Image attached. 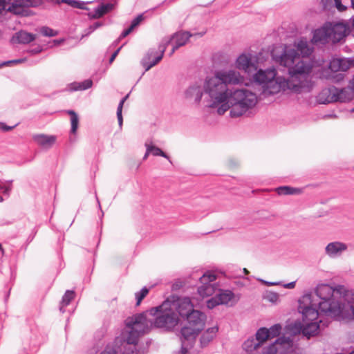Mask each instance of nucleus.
I'll list each match as a JSON object with an SVG mask.
<instances>
[{
    "label": "nucleus",
    "mask_w": 354,
    "mask_h": 354,
    "mask_svg": "<svg viewBox=\"0 0 354 354\" xmlns=\"http://www.w3.org/2000/svg\"><path fill=\"white\" fill-rule=\"evenodd\" d=\"M259 347H260L259 343L254 337H249L243 344V348L248 353L257 350Z\"/></svg>",
    "instance_id": "obj_29"
},
{
    "label": "nucleus",
    "mask_w": 354,
    "mask_h": 354,
    "mask_svg": "<svg viewBox=\"0 0 354 354\" xmlns=\"http://www.w3.org/2000/svg\"><path fill=\"white\" fill-rule=\"evenodd\" d=\"M351 6L352 8L354 9V0H351ZM351 26L353 29H354V17L352 19L351 21Z\"/></svg>",
    "instance_id": "obj_59"
},
{
    "label": "nucleus",
    "mask_w": 354,
    "mask_h": 354,
    "mask_svg": "<svg viewBox=\"0 0 354 354\" xmlns=\"http://www.w3.org/2000/svg\"><path fill=\"white\" fill-rule=\"evenodd\" d=\"M322 3L325 9L330 8L334 3V0H322Z\"/></svg>",
    "instance_id": "obj_49"
},
{
    "label": "nucleus",
    "mask_w": 354,
    "mask_h": 354,
    "mask_svg": "<svg viewBox=\"0 0 354 354\" xmlns=\"http://www.w3.org/2000/svg\"><path fill=\"white\" fill-rule=\"evenodd\" d=\"M77 1H78L76 0H56V3H66L73 8H76Z\"/></svg>",
    "instance_id": "obj_45"
},
{
    "label": "nucleus",
    "mask_w": 354,
    "mask_h": 354,
    "mask_svg": "<svg viewBox=\"0 0 354 354\" xmlns=\"http://www.w3.org/2000/svg\"><path fill=\"white\" fill-rule=\"evenodd\" d=\"M15 126H8L3 122H0V130L3 131H8L12 130Z\"/></svg>",
    "instance_id": "obj_50"
},
{
    "label": "nucleus",
    "mask_w": 354,
    "mask_h": 354,
    "mask_svg": "<svg viewBox=\"0 0 354 354\" xmlns=\"http://www.w3.org/2000/svg\"><path fill=\"white\" fill-rule=\"evenodd\" d=\"M55 42H56L57 44H60V41H55Z\"/></svg>",
    "instance_id": "obj_63"
},
{
    "label": "nucleus",
    "mask_w": 354,
    "mask_h": 354,
    "mask_svg": "<svg viewBox=\"0 0 354 354\" xmlns=\"http://www.w3.org/2000/svg\"><path fill=\"white\" fill-rule=\"evenodd\" d=\"M204 35L205 32H198L194 35L186 31L178 32L171 37H165L162 40L161 44L162 46H165V48L170 44L173 45L172 49L169 53V55L171 56L179 47L184 46L191 37L196 35L198 37H203Z\"/></svg>",
    "instance_id": "obj_12"
},
{
    "label": "nucleus",
    "mask_w": 354,
    "mask_h": 354,
    "mask_svg": "<svg viewBox=\"0 0 354 354\" xmlns=\"http://www.w3.org/2000/svg\"><path fill=\"white\" fill-rule=\"evenodd\" d=\"M93 85V82L91 80H86L81 82H73L68 85V89L71 91H84L91 88Z\"/></svg>",
    "instance_id": "obj_27"
},
{
    "label": "nucleus",
    "mask_w": 354,
    "mask_h": 354,
    "mask_svg": "<svg viewBox=\"0 0 354 354\" xmlns=\"http://www.w3.org/2000/svg\"><path fill=\"white\" fill-rule=\"evenodd\" d=\"M144 19V17L142 15H138L137 17H136L131 22V26L126 30H124L120 37V39L121 38H124L125 37H127V35H129L133 30L135 28H136L140 24V22Z\"/></svg>",
    "instance_id": "obj_33"
},
{
    "label": "nucleus",
    "mask_w": 354,
    "mask_h": 354,
    "mask_svg": "<svg viewBox=\"0 0 354 354\" xmlns=\"http://www.w3.org/2000/svg\"><path fill=\"white\" fill-rule=\"evenodd\" d=\"M149 147L151 148V153L155 156H162L167 159H169V157L162 151L160 148L155 147L152 145L151 142H149Z\"/></svg>",
    "instance_id": "obj_40"
},
{
    "label": "nucleus",
    "mask_w": 354,
    "mask_h": 354,
    "mask_svg": "<svg viewBox=\"0 0 354 354\" xmlns=\"http://www.w3.org/2000/svg\"><path fill=\"white\" fill-rule=\"evenodd\" d=\"M159 50L160 51V54H158L157 51L152 50H149L142 58L141 64L145 68V71H149L162 59L165 50V46H162L160 43Z\"/></svg>",
    "instance_id": "obj_17"
},
{
    "label": "nucleus",
    "mask_w": 354,
    "mask_h": 354,
    "mask_svg": "<svg viewBox=\"0 0 354 354\" xmlns=\"http://www.w3.org/2000/svg\"><path fill=\"white\" fill-rule=\"evenodd\" d=\"M348 250V244L340 241L329 242L324 248L325 255L330 259L341 257Z\"/></svg>",
    "instance_id": "obj_15"
},
{
    "label": "nucleus",
    "mask_w": 354,
    "mask_h": 354,
    "mask_svg": "<svg viewBox=\"0 0 354 354\" xmlns=\"http://www.w3.org/2000/svg\"><path fill=\"white\" fill-rule=\"evenodd\" d=\"M102 26V24L100 22L94 23L93 25H91L88 27V32H87L86 35H88V34L93 32L95 30H96L97 28H100Z\"/></svg>",
    "instance_id": "obj_47"
},
{
    "label": "nucleus",
    "mask_w": 354,
    "mask_h": 354,
    "mask_svg": "<svg viewBox=\"0 0 354 354\" xmlns=\"http://www.w3.org/2000/svg\"><path fill=\"white\" fill-rule=\"evenodd\" d=\"M244 76L235 69L222 70L221 79L214 86V100L218 102L216 113L224 115L230 111L231 118H239L252 110L259 98L257 92L245 84L241 86Z\"/></svg>",
    "instance_id": "obj_2"
},
{
    "label": "nucleus",
    "mask_w": 354,
    "mask_h": 354,
    "mask_svg": "<svg viewBox=\"0 0 354 354\" xmlns=\"http://www.w3.org/2000/svg\"><path fill=\"white\" fill-rule=\"evenodd\" d=\"M147 314L149 310L129 317L125 320L128 334L125 337L127 344L122 354H139L136 348L139 337L154 328L153 320L147 317Z\"/></svg>",
    "instance_id": "obj_6"
},
{
    "label": "nucleus",
    "mask_w": 354,
    "mask_h": 354,
    "mask_svg": "<svg viewBox=\"0 0 354 354\" xmlns=\"http://www.w3.org/2000/svg\"><path fill=\"white\" fill-rule=\"evenodd\" d=\"M221 76L222 70H217L212 74L206 76L203 82H197L192 84L184 92L185 98L199 104L205 95L207 106L217 110L218 104L214 98V86L218 84V79H221Z\"/></svg>",
    "instance_id": "obj_5"
},
{
    "label": "nucleus",
    "mask_w": 354,
    "mask_h": 354,
    "mask_svg": "<svg viewBox=\"0 0 354 354\" xmlns=\"http://www.w3.org/2000/svg\"><path fill=\"white\" fill-rule=\"evenodd\" d=\"M75 292L73 290H66L65 294L64 295L59 310L62 313H64V308L67 306L70 302L74 299Z\"/></svg>",
    "instance_id": "obj_30"
},
{
    "label": "nucleus",
    "mask_w": 354,
    "mask_h": 354,
    "mask_svg": "<svg viewBox=\"0 0 354 354\" xmlns=\"http://www.w3.org/2000/svg\"><path fill=\"white\" fill-rule=\"evenodd\" d=\"M234 67L237 71H243L248 75L256 71L258 68L257 57L250 53H241L234 62Z\"/></svg>",
    "instance_id": "obj_11"
},
{
    "label": "nucleus",
    "mask_w": 354,
    "mask_h": 354,
    "mask_svg": "<svg viewBox=\"0 0 354 354\" xmlns=\"http://www.w3.org/2000/svg\"><path fill=\"white\" fill-rule=\"evenodd\" d=\"M294 48H291L288 46H275L274 48H279L280 49H283L284 48H288L291 49H294L296 53L298 55L299 60L300 61H304L306 62H310L312 64V70L313 69V63L311 61L306 60L304 59H301L300 55L302 56V57H308L311 55V53L313 51V47L310 46V44L308 43V40L306 38H301L298 41H295L294 44Z\"/></svg>",
    "instance_id": "obj_14"
},
{
    "label": "nucleus",
    "mask_w": 354,
    "mask_h": 354,
    "mask_svg": "<svg viewBox=\"0 0 354 354\" xmlns=\"http://www.w3.org/2000/svg\"><path fill=\"white\" fill-rule=\"evenodd\" d=\"M149 315L153 316V327L166 331H171L178 326L180 318L174 310L171 300H165L161 305L149 310Z\"/></svg>",
    "instance_id": "obj_7"
},
{
    "label": "nucleus",
    "mask_w": 354,
    "mask_h": 354,
    "mask_svg": "<svg viewBox=\"0 0 354 354\" xmlns=\"http://www.w3.org/2000/svg\"><path fill=\"white\" fill-rule=\"evenodd\" d=\"M36 39L35 35L21 30L16 32L12 37L11 41L13 44H27Z\"/></svg>",
    "instance_id": "obj_24"
},
{
    "label": "nucleus",
    "mask_w": 354,
    "mask_h": 354,
    "mask_svg": "<svg viewBox=\"0 0 354 354\" xmlns=\"http://www.w3.org/2000/svg\"><path fill=\"white\" fill-rule=\"evenodd\" d=\"M331 100L335 102H347L353 100V93L350 88L338 89L336 88L330 90Z\"/></svg>",
    "instance_id": "obj_20"
},
{
    "label": "nucleus",
    "mask_w": 354,
    "mask_h": 354,
    "mask_svg": "<svg viewBox=\"0 0 354 354\" xmlns=\"http://www.w3.org/2000/svg\"><path fill=\"white\" fill-rule=\"evenodd\" d=\"M263 298L264 300L274 305H277L280 302L279 294L272 291H266L263 295Z\"/></svg>",
    "instance_id": "obj_34"
},
{
    "label": "nucleus",
    "mask_w": 354,
    "mask_h": 354,
    "mask_svg": "<svg viewBox=\"0 0 354 354\" xmlns=\"http://www.w3.org/2000/svg\"><path fill=\"white\" fill-rule=\"evenodd\" d=\"M144 19V17L142 15H138L137 17H136L131 22V26L126 30H124L120 37V39L121 38H124L125 37H127V35H129L133 30L135 28H136L140 24V22Z\"/></svg>",
    "instance_id": "obj_32"
},
{
    "label": "nucleus",
    "mask_w": 354,
    "mask_h": 354,
    "mask_svg": "<svg viewBox=\"0 0 354 354\" xmlns=\"http://www.w3.org/2000/svg\"><path fill=\"white\" fill-rule=\"evenodd\" d=\"M12 180H0V191L6 196H9L12 189Z\"/></svg>",
    "instance_id": "obj_36"
},
{
    "label": "nucleus",
    "mask_w": 354,
    "mask_h": 354,
    "mask_svg": "<svg viewBox=\"0 0 354 354\" xmlns=\"http://www.w3.org/2000/svg\"><path fill=\"white\" fill-rule=\"evenodd\" d=\"M186 351H187L186 349L184 348L183 347H182V353H184V352H186Z\"/></svg>",
    "instance_id": "obj_61"
},
{
    "label": "nucleus",
    "mask_w": 354,
    "mask_h": 354,
    "mask_svg": "<svg viewBox=\"0 0 354 354\" xmlns=\"http://www.w3.org/2000/svg\"><path fill=\"white\" fill-rule=\"evenodd\" d=\"M145 146L146 147V153L143 156V160H146L148 158L149 153H151V148H149V141H147L145 142Z\"/></svg>",
    "instance_id": "obj_52"
},
{
    "label": "nucleus",
    "mask_w": 354,
    "mask_h": 354,
    "mask_svg": "<svg viewBox=\"0 0 354 354\" xmlns=\"http://www.w3.org/2000/svg\"><path fill=\"white\" fill-rule=\"evenodd\" d=\"M32 140L41 148L49 149L55 145L57 137L53 135L39 133L33 135Z\"/></svg>",
    "instance_id": "obj_21"
},
{
    "label": "nucleus",
    "mask_w": 354,
    "mask_h": 354,
    "mask_svg": "<svg viewBox=\"0 0 354 354\" xmlns=\"http://www.w3.org/2000/svg\"><path fill=\"white\" fill-rule=\"evenodd\" d=\"M86 3L84 1H78L75 8H80L82 10L86 9Z\"/></svg>",
    "instance_id": "obj_55"
},
{
    "label": "nucleus",
    "mask_w": 354,
    "mask_h": 354,
    "mask_svg": "<svg viewBox=\"0 0 354 354\" xmlns=\"http://www.w3.org/2000/svg\"><path fill=\"white\" fill-rule=\"evenodd\" d=\"M281 329V325L279 324H276L272 326L270 328H267L269 338L271 339L279 336Z\"/></svg>",
    "instance_id": "obj_39"
},
{
    "label": "nucleus",
    "mask_w": 354,
    "mask_h": 354,
    "mask_svg": "<svg viewBox=\"0 0 354 354\" xmlns=\"http://www.w3.org/2000/svg\"><path fill=\"white\" fill-rule=\"evenodd\" d=\"M19 0H0V6L5 7L6 3L15 4Z\"/></svg>",
    "instance_id": "obj_53"
},
{
    "label": "nucleus",
    "mask_w": 354,
    "mask_h": 354,
    "mask_svg": "<svg viewBox=\"0 0 354 354\" xmlns=\"http://www.w3.org/2000/svg\"><path fill=\"white\" fill-rule=\"evenodd\" d=\"M317 292L322 299L320 308L328 315L335 318L351 313L354 316V290H346L343 286L320 284Z\"/></svg>",
    "instance_id": "obj_4"
},
{
    "label": "nucleus",
    "mask_w": 354,
    "mask_h": 354,
    "mask_svg": "<svg viewBox=\"0 0 354 354\" xmlns=\"http://www.w3.org/2000/svg\"><path fill=\"white\" fill-rule=\"evenodd\" d=\"M144 19V17L142 15H138L137 17H136L131 22V26L126 30H124L120 37V39L121 38H124L125 37H127V35H129L133 30L135 28H136L140 24V22Z\"/></svg>",
    "instance_id": "obj_31"
},
{
    "label": "nucleus",
    "mask_w": 354,
    "mask_h": 354,
    "mask_svg": "<svg viewBox=\"0 0 354 354\" xmlns=\"http://www.w3.org/2000/svg\"><path fill=\"white\" fill-rule=\"evenodd\" d=\"M271 56L277 64L288 68L289 77L286 78L277 75L274 67L257 69L252 75L251 80L261 88L264 97L281 91L295 93L310 91L312 87V64L310 62L299 60L296 51L288 48H273Z\"/></svg>",
    "instance_id": "obj_1"
},
{
    "label": "nucleus",
    "mask_w": 354,
    "mask_h": 354,
    "mask_svg": "<svg viewBox=\"0 0 354 354\" xmlns=\"http://www.w3.org/2000/svg\"><path fill=\"white\" fill-rule=\"evenodd\" d=\"M3 198L2 196H0V203L3 202Z\"/></svg>",
    "instance_id": "obj_62"
},
{
    "label": "nucleus",
    "mask_w": 354,
    "mask_h": 354,
    "mask_svg": "<svg viewBox=\"0 0 354 354\" xmlns=\"http://www.w3.org/2000/svg\"><path fill=\"white\" fill-rule=\"evenodd\" d=\"M295 283H296L295 281H292V282L284 284L283 287L286 288L292 289V288H295Z\"/></svg>",
    "instance_id": "obj_57"
},
{
    "label": "nucleus",
    "mask_w": 354,
    "mask_h": 354,
    "mask_svg": "<svg viewBox=\"0 0 354 354\" xmlns=\"http://www.w3.org/2000/svg\"><path fill=\"white\" fill-rule=\"evenodd\" d=\"M40 31L41 33L46 37H54L57 35V32L56 30H54L53 29L47 26L42 27Z\"/></svg>",
    "instance_id": "obj_43"
},
{
    "label": "nucleus",
    "mask_w": 354,
    "mask_h": 354,
    "mask_svg": "<svg viewBox=\"0 0 354 354\" xmlns=\"http://www.w3.org/2000/svg\"><path fill=\"white\" fill-rule=\"evenodd\" d=\"M201 332L198 328H196L188 324L181 328L178 335L182 342L195 339Z\"/></svg>",
    "instance_id": "obj_23"
},
{
    "label": "nucleus",
    "mask_w": 354,
    "mask_h": 354,
    "mask_svg": "<svg viewBox=\"0 0 354 354\" xmlns=\"http://www.w3.org/2000/svg\"><path fill=\"white\" fill-rule=\"evenodd\" d=\"M254 339H257V342L259 343L260 346L268 339H270L267 331V328H260L257 331Z\"/></svg>",
    "instance_id": "obj_35"
},
{
    "label": "nucleus",
    "mask_w": 354,
    "mask_h": 354,
    "mask_svg": "<svg viewBox=\"0 0 354 354\" xmlns=\"http://www.w3.org/2000/svg\"><path fill=\"white\" fill-rule=\"evenodd\" d=\"M68 114L71 115V131L73 133H75L79 124V118L77 113L73 110H68L67 111Z\"/></svg>",
    "instance_id": "obj_37"
},
{
    "label": "nucleus",
    "mask_w": 354,
    "mask_h": 354,
    "mask_svg": "<svg viewBox=\"0 0 354 354\" xmlns=\"http://www.w3.org/2000/svg\"><path fill=\"white\" fill-rule=\"evenodd\" d=\"M216 295L221 304L227 306H234L240 299L239 295H236L230 290H220Z\"/></svg>",
    "instance_id": "obj_19"
},
{
    "label": "nucleus",
    "mask_w": 354,
    "mask_h": 354,
    "mask_svg": "<svg viewBox=\"0 0 354 354\" xmlns=\"http://www.w3.org/2000/svg\"><path fill=\"white\" fill-rule=\"evenodd\" d=\"M100 354H116L115 351L111 348H106Z\"/></svg>",
    "instance_id": "obj_54"
},
{
    "label": "nucleus",
    "mask_w": 354,
    "mask_h": 354,
    "mask_svg": "<svg viewBox=\"0 0 354 354\" xmlns=\"http://www.w3.org/2000/svg\"><path fill=\"white\" fill-rule=\"evenodd\" d=\"M112 8H113V5L111 4V3H106V4L101 5V9L104 10L105 13H106L109 11L111 10Z\"/></svg>",
    "instance_id": "obj_51"
},
{
    "label": "nucleus",
    "mask_w": 354,
    "mask_h": 354,
    "mask_svg": "<svg viewBox=\"0 0 354 354\" xmlns=\"http://www.w3.org/2000/svg\"><path fill=\"white\" fill-rule=\"evenodd\" d=\"M218 330L217 326L207 328L201 337V344L203 347L206 346L214 339Z\"/></svg>",
    "instance_id": "obj_25"
},
{
    "label": "nucleus",
    "mask_w": 354,
    "mask_h": 354,
    "mask_svg": "<svg viewBox=\"0 0 354 354\" xmlns=\"http://www.w3.org/2000/svg\"><path fill=\"white\" fill-rule=\"evenodd\" d=\"M217 277L213 271H207L200 277L201 286L198 288V293L201 297H207L215 293L218 288V284L214 282Z\"/></svg>",
    "instance_id": "obj_10"
},
{
    "label": "nucleus",
    "mask_w": 354,
    "mask_h": 354,
    "mask_svg": "<svg viewBox=\"0 0 354 354\" xmlns=\"http://www.w3.org/2000/svg\"><path fill=\"white\" fill-rule=\"evenodd\" d=\"M279 195H297L302 192L300 188H295L289 186H282L276 189Z\"/></svg>",
    "instance_id": "obj_28"
},
{
    "label": "nucleus",
    "mask_w": 354,
    "mask_h": 354,
    "mask_svg": "<svg viewBox=\"0 0 354 354\" xmlns=\"http://www.w3.org/2000/svg\"><path fill=\"white\" fill-rule=\"evenodd\" d=\"M333 5L340 12L344 11L346 9V7L342 4L341 0H334Z\"/></svg>",
    "instance_id": "obj_46"
},
{
    "label": "nucleus",
    "mask_w": 354,
    "mask_h": 354,
    "mask_svg": "<svg viewBox=\"0 0 354 354\" xmlns=\"http://www.w3.org/2000/svg\"><path fill=\"white\" fill-rule=\"evenodd\" d=\"M296 348L293 338L283 336L265 348L263 354H290L295 352Z\"/></svg>",
    "instance_id": "obj_9"
},
{
    "label": "nucleus",
    "mask_w": 354,
    "mask_h": 354,
    "mask_svg": "<svg viewBox=\"0 0 354 354\" xmlns=\"http://www.w3.org/2000/svg\"><path fill=\"white\" fill-rule=\"evenodd\" d=\"M93 85V82L91 80H86L81 82H73L68 85V89L71 91H84L91 88Z\"/></svg>",
    "instance_id": "obj_26"
},
{
    "label": "nucleus",
    "mask_w": 354,
    "mask_h": 354,
    "mask_svg": "<svg viewBox=\"0 0 354 354\" xmlns=\"http://www.w3.org/2000/svg\"><path fill=\"white\" fill-rule=\"evenodd\" d=\"M122 47L119 48L118 50H116L111 55L109 59V62L111 63L113 62V60L115 59L116 56L118 55L119 51L120 50Z\"/></svg>",
    "instance_id": "obj_56"
},
{
    "label": "nucleus",
    "mask_w": 354,
    "mask_h": 354,
    "mask_svg": "<svg viewBox=\"0 0 354 354\" xmlns=\"http://www.w3.org/2000/svg\"><path fill=\"white\" fill-rule=\"evenodd\" d=\"M242 272L245 274H248L249 273L248 270L246 269V268H243Z\"/></svg>",
    "instance_id": "obj_60"
},
{
    "label": "nucleus",
    "mask_w": 354,
    "mask_h": 354,
    "mask_svg": "<svg viewBox=\"0 0 354 354\" xmlns=\"http://www.w3.org/2000/svg\"><path fill=\"white\" fill-rule=\"evenodd\" d=\"M330 30L328 29V24L324 25L321 28L315 30L313 32L312 42L317 44H324L330 41Z\"/></svg>",
    "instance_id": "obj_22"
},
{
    "label": "nucleus",
    "mask_w": 354,
    "mask_h": 354,
    "mask_svg": "<svg viewBox=\"0 0 354 354\" xmlns=\"http://www.w3.org/2000/svg\"><path fill=\"white\" fill-rule=\"evenodd\" d=\"M105 13L104 10L101 9V6H99L96 10L95 14L92 16L93 18H99L103 16Z\"/></svg>",
    "instance_id": "obj_48"
},
{
    "label": "nucleus",
    "mask_w": 354,
    "mask_h": 354,
    "mask_svg": "<svg viewBox=\"0 0 354 354\" xmlns=\"http://www.w3.org/2000/svg\"><path fill=\"white\" fill-rule=\"evenodd\" d=\"M261 281L262 283H263L264 284H266L268 286H277V285H279L280 284L279 282H269V281H264V280H261Z\"/></svg>",
    "instance_id": "obj_58"
},
{
    "label": "nucleus",
    "mask_w": 354,
    "mask_h": 354,
    "mask_svg": "<svg viewBox=\"0 0 354 354\" xmlns=\"http://www.w3.org/2000/svg\"><path fill=\"white\" fill-rule=\"evenodd\" d=\"M185 319L187 324L201 331L205 326L206 315L200 310H194Z\"/></svg>",
    "instance_id": "obj_18"
},
{
    "label": "nucleus",
    "mask_w": 354,
    "mask_h": 354,
    "mask_svg": "<svg viewBox=\"0 0 354 354\" xmlns=\"http://www.w3.org/2000/svg\"><path fill=\"white\" fill-rule=\"evenodd\" d=\"M319 286H317L314 292L305 293L299 299L298 311L302 315V323L295 322L286 327V333L290 335L289 337L291 338L295 339L296 335L302 333L304 336L309 339L318 334L322 321L319 319L317 307L321 313L332 317L322 310L320 308L319 304L322 299L317 292Z\"/></svg>",
    "instance_id": "obj_3"
},
{
    "label": "nucleus",
    "mask_w": 354,
    "mask_h": 354,
    "mask_svg": "<svg viewBox=\"0 0 354 354\" xmlns=\"http://www.w3.org/2000/svg\"><path fill=\"white\" fill-rule=\"evenodd\" d=\"M328 26L330 30V41L333 43L339 42L350 32V27L344 23L328 24Z\"/></svg>",
    "instance_id": "obj_16"
},
{
    "label": "nucleus",
    "mask_w": 354,
    "mask_h": 354,
    "mask_svg": "<svg viewBox=\"0 0 354 354\" xmlns=\"http://www.w3.org/2000/svg\"><path fill=\"white\" fill-rule=\"evenodd\" d=\"M351 66H354V58H333L329 62L328 68L322 69L319 77L334 83L340 82L344 79V75L340 72L347 71Z\"/></svg>",
    "instance_id": "obj_8"
},
{
    "label": "nucleus",
    "mask_w": 354,
    "mask_h": 354,
    "mask_svg": "<svg viewBox=\"0 0 354 354\" xmlns=\"http://www.w3.org/2000/svg\"><path fill=\"white\" fill-rule=\"evenodd\" d=\"M167 300H171L174 310L178 311V317L180 316L185 319L191 312L194 311V305L189 297H178L177 296H171Z\"/></svg>",
    "instance_id": "obj_13"
},
{
    "label": "nucleus",
    "mask_w": 354,
    "mask_h": 354,
    "mask_svg": "<svg viewBox=\"0 0 354 354\" xmlns=\"http://www.w3.org/2000/svg\"><path fill=\"white\" fill-rule=\"evenodd\" d=\"M25 59H13V60H9L6 62H3L0 63V68L5 66H10L13 64H19L24 62Z\"/></svg>",
    "instance_id": "obj_44"
},
{
    "label": "nucleus",
    "mask_w": 354,
    "mask_h": 354,
    "mask_svg": "<svg viewBox=\"0 0 354 354\" xmlns=\"http://www.w3.org/2000/svg\"><path fill=\"white\" fill-rule=\"evenodd\" d=\"M128 97H129V94H127L125 97H124L120 100V102L118 104V109H117V118H118V124H119V127L120 129H122V124H123V118H122V107H123L124 103L125 102V101L127 100Z\"/></svg>",
    "instance_id": "obj_38"
},
{
    "label": "nucleus",
    "mask_w": 354,
    "mask_h": 354,
    "mask_svg": "<svg viewBox=\"0 0 354 354\" xmlns=\"http://www.w3.org/2000/svg\"><path fill=\"white\" fill-rule=\"evenodd\" d=\"M351 112H354V107L351 109Z\"/></svg>",
    "instance_id": "obj_64"
},
{
    "label": "nucleus",
    "mask_w": 354,
    "mask_h": 354,
    "mask_svg": "<svg viewBox=\"0 0 354 354\" xmlns=\"http://www.w3.org/2000/svg\"><path fill=\"white\" fill-rule=\"evenodd\" d=\"M148 293L149 289L146 287L142 288L139 292L135 293L136 306H139L142 300L147 295Z\"/></svg>",
    "instance_id": "obj_41"
},
{
    "label": "nucleus",
    "mask_w": 354,
    "mask_h": 354,
    "mask_svg": "<svg viewBox=\"0 0 354 354\" xmlns=\"http://www.w3.org/2000/svg\"><path fill=\"white\" fill-rule=\"evenodd\" d=\"M206 304L209 309H212L217 306L221 305L216 295L214 297L209 299L206 301Z\"/></svg>",
    "instance_id": "obj_42"
}]
</instances>
